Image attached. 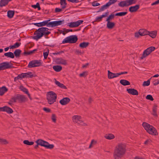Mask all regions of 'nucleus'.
Returning a JSON list of instances; mask_svg holds the SVG:
<instances>
[{
    "label": "nucleus",
    "instance_id": "obj_20",
    "mask_svg": "<svg viewBox=\"0 0 159 159\" xmlns=\"http://www.w3.org/2000/svg\"><path fill=\"white\" fill-rule=\"evenodd\" d=\"M107 27L109 29H112L115 25V23L113 22H111L110 21H107Z\"/></svg>",
    "mask_w": 159,
    "mask_h": 159
},
{
    "label": "nucleus",
    "instance_id": "obj_37",
    "mask_svg": "<svg viewBox=\"0 0 159 159\" xmlns=\"http://www.w3.org/2000/svg\"><path fill=\"white\" fill-rule=\"evenodd\" d=\"M60 3L61 5H63L62 7V9H64L66 8L67 3L66 0H60Z\"/></svg>",
    "mask_w": 159,
    "mask_h": 159
},
{
    "label": "nucleus",
    "instance_id": "obj_1",
    "mask_svg": "<svg viewBox=\"0 0 159 159\" xmlns=\"http://www.w3.org/2000/svg\"><path fill=\"white\" fill-rule=\"evenodd\" d=\"M126 145L125 143H118L115 147L113 153V157L115 159L122 157L125 154L126 152Z\"/></svg>",
    "mask_w": 159,
    "mask_h": 159
},
{
    "label": "nucleus",
    "instance_id": "obj_2",
    "mask_svg": "<svg viewBox=\"0 0 159 159\" xmlns=\"http://www.w3.org/2000/svg\"><path fill=\"white\" fill-rule=\"evenodd\" d=\"M50 20L44 21L42 22L38 23H34V25L38 27H43L46 25L48 27H53L59 25H61L64 23L65 21L59 20L53 21L49 22Z\"/></svg>",
    "mask_w": 159,
    "mask_h": 159
},
{
    "label": "nucleus",
    "instance_id": "obj_46",
    "mask_svg": "<svg viewBox=\"0 0 159 159\" xmlns=\"http://www.w3.org/2000/svg\"><path fill=\"white\" fill-rule=\"evenodd\" d=\"M118 4L120 7H126V5L124 1L120 2L119 3H118Z\"/></svg>",
    "mask_w": 159,
    "mask_h": 159
},
{
    "label": "nucleus",
    "instance_id": "obj_27",
    "mask_svg": "<svg viewBox=\"0 0 159 159\" xmlns=\"http://www.w3.org/2000/svg\"><path fill=\"white\" fill-rule=\"evenodd\" d=\"M89 44V42H83L80 43L79 47L82 48H86L88 46Z\"/></svg>",
    "mask_w": 159,
    "mask_h": 159
},
{
    "label": "nucleus",
    "instance_id": "obj_55",
    "mask_svg": "<svg viewBox=\"0 0 159 159\" xmlns=\"http://www.w3.org/2000/svg\"><path fill=\"white\" fill-rule=\"evenodd\" d=\"M69 24L68 25L70 27L73 28L75 27V25L74 22H71L68 23Z\"/></svg>",
    "mask_w": 159,
    "mask_h": 159
},
{
    "label": "nucleus",
    "instance_id": "obj_11",
    "mask_svg": "<svg viewBox=\"0 0 159 159\" xmlns=\"http://www.w3.org/2000/svg\"><path fill=\"white\" fill-rule=\"evenodd\" d=\"M147 131L150 134L152 135H156L158 134L156 129L152 125L150 126V127L148 129V130H147Z\"/></svg>",
    "mask_w": 159,
    "mask_h": 159
},
{
    "label": "nucleus",
    "instance_id": "obj_13",
    "mask_svg": "<svg viewBox=\"0 0 159 159\" xmlns=\"http://www.w3.org/2000/svg\"><path fill=\"white\" fill-rule=\"evenodd\" d=\"M70 100V99L69 98H64L60 101L59 103L62 105H65L68 104Z\"/></svg>",
    "mask_w": 159,
    "mask_h": 159
},
{
    "label": "nucleus",
    "instance_id": "obj_17",
    "mask_svg": "<svg viewBox=\"0 0 159 159\" xmlns=\"http://www.w3.org/2000/svg\"><path fill=\"white\" fill-rule=\"evenodd\" d=\"M140 36H143L148 35L149 34V31L145 29H142L139 30Z\"/></svg>",
    "mask_w": 159,
    "mask_h": 159
},
{
    "label": "nucleus",
    "instance_id": "obj_43",
    "mask_svg": "<svg viewBox=\"0 0 159 159\" xmlns=\"http://www.w3.org/2000/svg\"><path fill=\"white\" fill-rule=\"evenodd\" d=\"M151 78L149 79L147 81H145L143 82V86H148L150 84V82Z\"/></svg>",
    "mask_w": 159,
    "mask_h": 159
},
{
    "label": "nucleus",
    "instance_id": "obj_9",
    "mask_svg": "<svg viewBox=\"0 0 159 159\" xmlns=\"http://www.w3.org/2000/svg\"><path fill=\"white\" fill-rule=\"evenodd\" d=\"M155 49V48L154 47L151 46L145 50L143 52L142 56L140 57L141 59H143L147 56L149 55Z\"/></svg>",
    "mask_w": 159,
    "mask_h": 159
},
{
    "label": "nucleus",
    "instance_id": "obj_33",
    "mask_svg": "<svg viewBox=\"0 0 159 159\" xmlns=\"http://www.w3.org/2000/svg\"><path fill=\"white\" fill-rule=\"evenodd\" d=\"M8 2V0H1L0 2V7H2L7 5Z\"/></svg>",
    "mask_w": 159,
    "mask_h": 159
},
{
    "label": "nucleus",
    "instance_id": "obj_12",
    "mask_svg": "<svg viewBox=\"0 0 159 159\" xmlns=\"http://www.w3.org/2000/svg\"><path fill=\"white\" fill-rule=\"evenodd\" d=\"M55 61L58 64H61L64 65H66L67 64V61L63 59L62 58H56Z\"/></svg>",
    "mask_w": 159,
    "mask_h": 159
},
{
    "label": "nucleus",
    "instance_id": "obj_54",
    "mask_svg": "<svg viewBox=\"0 0 159 159\" xmlns=\"http://www.w3.org/2000/svg\"><path fill=\"white\" fill-rule=\"evenodd\" d=\"M103 17H102V16H101L100 17H97L96 18V21L97 22L100 21L102 20V19Z\"/></svg>",
    "mask_w": 159,
    "mask_h": 159
},
{
    "label": "nucleus",
    "instance_id": "obj_21",
    "mask_svg": "<svg viewBox=\"0 0 159 159\" xmlns=\"http://www.w3.org/2000/svg\"><path fill=\"white\" fill-rule=\"evenodd\" d=\"M55 83L57 85L61 88L64 89H67V88L66 86H65L63 84H61L58 81H57L56 79H55Z\"/></svg>",
    "mask_w": 159,
    "mask_h": 159
},
{
    "label": "nucleus",
    "instance_id": "obj_42",
    "mask_svg": "<svg viewBox=\"0 0 159 159\" xmlns=\"http://www.w3.org/2000/svg\"><path fill=\"white\" fill-rule=\"evenodd\" d=\"M23 78V73L19 74L17 77H15L14 78V81H16L17 80L21 79Z\"/></svg>",
    "mask_w": 159,
    "mask_h": 159
},
{
    "label": "nucleus",
    "instance_id": "obj_35",
    "mask_svg": "<svg viewBox=\"0 0 159 159\" xmlns=\"http://www.w3.org/2000/svg\"><path fill=\"white\" fill-rule=\"evenodd\" d=\"M142 125L144 127V129L146 131L148 130V129H149V128L150 127V126H151V125H150L149 124L145 122H143Z\"/></svg>",
    "mask_w": 159,
    "mask_h": 159
},
{
    "label": "nucleus",
    "instance_id": "obj_53",
    "mask_svg": "<svg viewBox=\"0 0 159 159\" xmlns=\"http://www.w3.org/2000/svg\"><path fill=\"white\" fill-rule=\"evenodd\" d=\"M117 1L116 0H109V1L107 2L109 5L110 6L111 4H114Z\"/></svg>",
    "mask_w": 159,
    "mask_h": 159
},
{
    "label": "nucleus",
    "instance_id": "obj_14",
    "mask_svg": "<svg viewBox=\"0 0 159 159\" xmlns=\"http://www.w3.org/2000/svg\"><path fill=\"white\" fill-rule=\"evenodd\" d=\"M126 90L128 93L132 95H137L139 94L137 90L134 89H127Z\"/></svg>",
    "mask_w": 159,
    "mask_h": 159
},
{
    "label": "nucleus",
    "instance_id": "obj_56",
    "mask_svg": "<svg viewBox=\"0 0 159 159\" xmlns=\"http://www.w3.org/2000/svg\"><path fill=\"white\" fill-rule=\"evenodd\" d=\"M100 4L96 1H94L92 2V5L93 7L97 6L99 5Z\"/></svg>",
    "mask_w": 159,
    "mask_h": 159
},
{
    "label": "nucleus",
    "instance_id": "obj_32",
    "mask_svg": "<svg viewBox=\"0 0 159 159\" xmlns=\"http://www.w3.org/2000/svg\"><path fill=\"white\" fill-rule=\"evenodd\" d=\"M21 52L20 49H17L14 52V55L16 57H19Z\"/></svg>",
    "mask_w": 159,
    "mask_h": 159
},
{
    "label": "nucleus",
    "instance_id": "obj_24",
    "mask_svg": "<svg viewBox=\"0 0 159 159\" xmlns=\"http://www.w3.org/2000/svg\"><path fill=\"white\" fill-rule=\"evenodd\" d=\"M109 6H110L108 3H107L106 4L102 6L99 10L97 11V12H99L103 11L104 10L107 9Z\"/></svg>",
    "mask_w": 159,
    "mask_h": 159
},
{
    "label": "nucleus",
    "instance_id": "obj_41",
    "mask_svg": "<svg viewBox=\"0 0 159 159\" xmlns=\"http://www.w3.org/2000/svg\"><path fill=\"white\" fill-rule=\"evenodd\" d=\"M127 13V12H121L116 13L115 16H121L125 15Z\"/></svg>",
    "mask_w": 159,
    "mask_h": 159
},
{
    "label": "nucleus",
    "instance_id": "obj_23",
    "mask_svg": "<svg viewBox=\"0 0 159 159\" xmlns=\"http://www.w3.org/2000/svg\"><path fill=\"white\" fill-rule=\"evenodd\" d=\"M23 78H32L33 76V75L32 74L31 72H29L25 73H23Z\"/></svg>",
    "mask_w": 159,
    "mask_h": 159
},
{
    "label": "nucleus",
    "instance_id": "obj_8",
    "mask_svg": "<svg viewBox=\"0 0 159 159\" xmlns=\"http://www.w3.org/2000/svg\"><path fill=\"white\" fill-rule=\"evenodd\" d=\"M41 60H34L30 62L28 67L29 68H32L36 67H39L42 65V63L41 62Z\"/></svg>",
    "mask_w": 159,
    "mask_h": 159
},
{
    "label": "nucleus",
    "instance_id": "obj_7",
    "mask_svg": "<svg viewBox=\"0 0 159 159\" xmlns=\"http://www.w3.org/2000/svg\"><path fill=\"white\" fill-rule=\"evenodd\" d=\"M12 65L13 64L11 62H5L1 63H0V70L14 68L15 67Z\"/></svg>",
    "mask_w": 159,
    "mask_h": 159
},
{
    "label": "nucleus",
    "instance_id": "obj_59",
    "mask_svg": "<svg viewBox=\"0 0 159 159\" xmlns=\"http://www.w3.org/2000/svg\"><path fill=\"white\" fill-rule=\"evenodd\" d=\"M62 8L61 9L58 8H56L55 9V12H59L62 11Z\"/></svg>",
    "mask_w": 159,
    "mask_h": 159
},
{
    "label": "nucleus",
    "instance_id": "obj_50",
    "mask_svg": "<svg viewBox=\"0 0 159 159\" xmlns=\"http://www.w3.org/2000/svg\"><path fill=\"white\" fill-rule=\"evenodd\" d=\"M77 124L82 126L87 125L83 121L81 120L80 119V121H79Z\"/></svg>",
    "mask_w": 159,
    "mask_h": 159
},
{
    "label": "nucleus",
    "instance_id": "obj_64",
    "mask_svg": "<svg viewBox=\"0 0 159 159\" xmlns=\"http://www.w3.org/2000/svg\"><path fill=\"white\" fill-rule=\"evenodd\" d=\"M159 4V0H157V1L155 2H154L152 3V4H151V5L152 6H153V5H157V4Z\"/></svg>",
    "mask_w": 159,
    "mask_h": 159
},
{
    "label": "nucleus",
    "instance_id": "obj_47",
    "mask_svg": "<svg viewBox=\"0 0 159 159\" xmlns=\"http://www.w3.org/2000/svg\"><path fill=\"white\" fill-rule=\"evenodd\" d=\"M51 119L52 121L56 123V116L55 114H52V115Z\"/></svg>",
    "mask_w": 159,
    "mask_h": 159
},
{
    "label": "nucleus",
    "instance_id": "obj_4",
    "mask_svg": "<svg viewBox=\"0 0 159 159\" xmlns=\"http://www.w3.org/2000/svg\"><path fill=\"white\" fill-rule=\"evenodd\" d=\"M35 142L37 144L34 147V148L35 149H37L38 148L39 145L44 147L47 149H52L54 147V145L49 144L48 142L41 139L37 140Z\"/></svg>",
    "mask_w": 159,
    "mask_h": 159
},
{
    "label": "nucleus",
    "instance_id": "obj_52",
    "mask_svg": "<svg viewBox=\"0 0 159 159\" xmlns=\"http://www.w3.org/2000/svg\"><path fill=\"white\" fill-rule=\"evenodd\" d=\"M129 2V5L132 4H135L137 2V0H128Z\"/></svg>",
    "mask_w": 159,
    "mask_h": 159
},
{
    "label": "nucleus",
    "instance_id": "obj_5",
    "mask_svg": "<svg viewBox=\"0 0 159 159\" xmlns=\"http://www.w3.org/2000/svg\"><path fill=\"white\" fill-rule=\"evenodd\" d=\"M57 95L54 92L51 91L48 92L47 95V99L48 103L50 105L56 101Z\"/></svg>",
    "mask_w": 159,
    "mask_h": 159
},
{
    "label": "nucleus",
    "instance_id": "obj_25",
    "mask_svg": "<svg viewBox=\"0 0 159 159\" xmlns=\"http://www.w3.org/2000/svg\"><path fill=\"white\" fill-rule=\"evenodd\" d=\"M52 68L55 71L57 72L60 71L62 69V67L59 65L54 66Z\"/></svg>",
    "mask_w": 159,
    "mask_h": 159
},
{
    "label": "nucleus",
    "instance_id": "obj_18",
    "mask_svg": "<svg viewBox=\"0 0 159 159\" xmlns=\"http://www.w3.org/2000/svg\"><path fill=\"white\" fill-rule=\"evenodd\" d=\"M117 77L116 73H114L110 70L108 71V78L109 79H112Z\"/></svg>",
    "mask_w": 159,
    "mask_h": 159
},
{
    "label": "nucleus",
    "instance_id": "obj_34",
    "mask_svg": "<svg viewBox=\"0 0 159 159\" xmlns=\"http://www.w3.org/2000/svg\"><path fill=\"white\" fill-rule=\"evenodd\" d=\"M21 44L20 43L16 42L13 45L10 46L9 48L10 49H13L17 48L20 46Z\"/></svg>",
    "mask_w": 159,
    "mask_h": 159
},
{
    "label": "nucleus",
    "instance_id": "obj_48",
    "mask_svg": "<svg viewBox=\"0 0 159 159\" xmlns=\"http://www.w3.org/2000/svg\"><path fill=\"white\" fill-rule=\"evenodd\" d=\"M146 98L148 100H150L152 101L154 100V99L153 98L152 95L150 94L147 95L146 96Z\"/></svg>",
    "mask_w": 159,
    "mask_h": 159
},
{
    "label": "nucleus",
    "instance_id": "obj_16",
    "mask_svg": "<svg viewBox=\"0 0 159 159\" xmlns=\"http://www.w3.org/2000/svg\"><path fill=\"white\" fill-rule=\"evenodd\" d=\"M81 117L80 116L75 115L73 116L72 117L73 121L75 123H77L81 119Z\"/></svg>",
    "mask_w": 159,
    "mask_h": 159
},
{
    "label": "nucleus",
    "instance_id": "obj_36",
    "mask_svg": "<svg viewBox=\"0 0 159 159\" xmlns=\"http://www.w3.org/2000/svg\"><path fill=\"white\" fill-rule=\"evenodd\" d=\"M105 138L111 140L115 138L114 135L111 134H106L105 136Z\"/></svg>",
    "mask_w": 159,
    "mask_h": 159
},
{
    "label": "nucleus",
    "instance_id": "obj_10",
    "mask_svg": "<svg viewBox=\"0 0 159 159\" xmlns=\"http://www.w3.org/2000/svg\"><path fill=\"white\" fill-rule=\"evenodd\" d=\"M16 99L20 102H26L27 101V98L25 96L23 95L17 94L16 95Z\"/></svg>",
    "mask_w": 159,
    "mask_h": 159
},
{
    "label": "nucleus",
    "instance_id": "obj_30",
    "mask_svg": "<svg viewBox=\"0 0 159 159\" xmlns=\"http://www.w3.org/2000/svg\"><path fill=\"white\" fill-rule=\"evenodd\" d=\"M152 38H155L157 35V31L155 30L152 32L149 31V34H148Z\"/></svg>",
    "mask_w": 159,
    "mask_h": 159
},
{
    "label": "nucleus",
    "instance_id": "obj_57",
    "mask_svg": "<svg viewBox=\"0 0 159 159\" xmlns=\"http://www.w3.org/2000/svg\"><path fill=\"white\" fill-rule=\"evenodd\" d=\"M49 53V51L47 52H43V56L44 59H46L48 56Z\"/></svg>",
    "mask_w": 159,
    "mask_h": 159
},
{
    "label": "nucleus",
    "instance_id": "obj_19",
    "mask_svg": "<svg viewBox=\"0 0 159 159\" xmlns=\"http://www.w3.org/2000/svg\"><path fill=\"white\" fill-rule=\"evenodd\" d=\"M7 91L8 89L5 86L0 88V95L2 96Z\"/></svg>",
    "mask_w": 159,
    "mask_h": 159
},
{
    "label": "nucleus",
    "instance_id": "obj_49",
    "mask_svg": "<svg viewBox=\"0 0 159 159\" xmlns=\"http://www.w3.org/2000/svg\"><path fill=\"white\" fill-rule=\"evenodd\" d=\"M88 72L87 71H84L82 73L80 74L79 75V76L80 77H86L87 75Z\"/></svg>",
    "mask_w": 159,
    "mask_h": 159
},
{
    "label": "nucleus",
    "instance_id": "obj_62",
    "mask_svg": "<svg viewBox=\"0 0 159 159\" xmlns=\"http://www.w3.org/2000/svg\"><path fill=\"white\" fill-rule=\"evenodd\" d=\"M159 84V80H157L153 82V85H157Z\"/></svg>",
    "mask_w": 159,
    "mask_h": 159
},
{
    "label": "nucleus",
    "instance_id": "obj_15",
    "mask_svg": "<svg viewBox=\"0 0 159 159\" xmlns=\"http://www.w3.org/2000/svg\"><path fill=\"white\" fill-rule=\"evenodd\" d=\"M139 7L140 5L139 4L136 5L134 6H131L129 8V11L131 12H136L139 9Z\"/></svg>",
    "mask_w": 159,
    "mask_h": 159
},
{
    "label": "nucleus",
    "instance_id": "obj_6",
    "mask_svg": "<svg viewBox=\"0 0 159 159\" xmlns=\"http://www.w3.org/2000/svg\"><path fill=\"white\" fill-rule=\"evenodd\" d=\"M78 39L76 35H72L66 38L62 41V43H75Z\"/></svg>",
    "mask_w": 159,
    "mask_h": 159
},
{
    "label": "nucleus",
    "instance_id": "obj_26",
    "mask_svg": "<svg viewBox=\"0 0 159 159\" xmlns=\"http://www.w3.org/2000/svg\"><path fill=\"white\" fill-rule=\"evenodd\" d=\"M14 14V11L9 10L7 12V16L9 18H11L13 17Z\"/></svg>",
    "mask_w": 159,
    "mask_h": 159
},
{
    "label": "nucleus",
    "instance_id": "obj_58",
    "mask_svg": "<svg viewBox=\"0 0 159 159\" xmlns=\"http://www.w3.org/2000/svg\"><path fill=\"white\" fill-rule=\"evenodd\" d=\"M16 97H14L11 98V102H16V100L17 99H16Z\"/></svg>",
    "mask_w": 159,
    "mask_h": 159
},
{
    "label": "nucleus",
    "instance_id": "obj_38",
    "mask_svg": "<svg viewBox=\"0 0 159 159\" xmlns=\"http://www.w3.org/2000/svg\"><path fill=\"white\" fill-rule=\"evenodd\" d=\"M9 143L8 142L6 139L0 138V143L2 145H6Z\"/></svg>",
    "mask_w": 159,
    "mask_h": 159
},
{
    "label": "nucleus",
    "instance_id": "obj_51",
    "mask_svg": "<svg viewBox=\"0 0 159 159\" xmlns=\"http://www.w3.org/2000/svg\"><path fill=\"white\" fill-rule=\"evenodd\" d=\"M43 109L47 113H50L51 112V110L50 108L45 107H43Z\"/></svg>",
    "mask_w": 159,
    "mask_h": 159
},
{
    "label": "nucleus",
    "instance_id": "obj_22",
    "mask_svg": "<svg viewBox=\"0 0 159 159\" xmlns=\"http://www.w3.org/2000/svg\"><path fill=\"white\" fill-rule=\"evenodd\" d=\"M120 84L124 86L128 85H130V82L128 80H121L120 81Z\"/></svg>",
    "mask_w": 159,
    "mask_h": 159
},
{
    "label": "nucleus",
    "instance_id": "obj_63",
    "mask_svg": "<svg viewBox=\"0 0 159 159\" xmlns=\"http://www.w3.org/2000/svg\"><path fill=\"white\" fill-rule=\"evenodd\" d=\"M39 2H37V3L36 5H32L31 6V7H33L35 9H36L37 8V7L38 6V5H39Z\"/></svg>",
    "mask_w": 159,
    "mask_h": 159
},
{
    "label": "nucleus",
    "instance_id": "obj_60",
    "mask_svg": "<svg viewBox=\"0 0 159 159\" xmlns=\"http://www.w3.org/2000/svg\"><path fill=\"white\" fill-rule=\"evenodd\" d=\"M139 33L140 32L139 31H139L138 32L135 33L134 34L135 37L137 38H138L139 37V36L140 35V34Z\"/></svg>",
    "mask_w": 159,
    "mask_h": 159
},
{
    "label": "nucleus",
    "instance_id": "obj_31",
    "mask_svg": "<svg viewBox=\"0 0 159 159\" xmlns=\"http://www.w3.org/2000/svg\"><path fill=\"white\" fill-rule=\"evenodd\" d=\"M4 55L6 57H10L11 58H13L15 57L13 53L11 52L5 53H4Z\"/></svg>",
    "mask_w": 159,
    "mask_h": 159
},
{
    "label": "nucleus",
    "instance_id": "obj_39",
    "mask_svg": "<svg viewBox=\"0 0 159 159\" xmlns=\"http://www.w3.org/2000/svg\"><path fill=\"white\" fill-rule=\"evenodd\" d=\"M157 106L156 105H154L153 108V113L152 114L155 116H157Z\"/></svg>",
    "mask_w": 159,
    "mask_h": 159
},
{
    "label": "nucleus",
    "instance_id": "obj_40",
    "mask_svg": "<svg viewBox=\"0 0 159 159\" xmlns=\"http://www.w3.org/2000/svg\"><path fill=\"white\" fill-rule=\"evenodd\" d=\"M114 15L113 13L111 14L107 18L106 21H109L111 20L112 19H113L114 18Z\"/></svg>",
    "mask_w": 159,
    "mask_h": 159
},
{
    "label": "nucleus",
    "instance_id": "obj_3",
    "mask_svg": "<svg viewBox=\"0 0 159 159\" xmlns=\"http://www.w3.org/2000/svg\"><path fill=\"white\" fill-rule=\"evenodd\" d=\"M48 28L46 27H42L39 28L34 32V34L36 35L32 37V38L37 41L44 35L46 38H48L46 36L51 33L50 32L48 31Z\"/></svg>",
    "mask_w": 159,
    "mask_h": 159
},
{
    "label": "nucleus",
    "instance_id": "obj_45",
    "mask_svg": "<svg viewBox=\"0 0 159 159\" xmlns=\"http://www.w3.org/2000/svg\"><path fill=\"white\" fill-rule=\"evenodd\" d=\"M20 89L21 91H22L23 92H24L25 93H27L28 92V91L27 89L24 87L23 86H20Z\"/></svg>",
    "mask_w": 159,
    "mask_h": 159
},
{
    "label": "nucleus",
    "instance_id": "obj_29",
    "mask_svg": "<svg viewBox=\"0 0 159 159\" xmlns=\"http://www.w3.org/2000/svg\"><path fill=\"white\" fill-rule=\"evenodd\" d=\"M4 107L5 108H4V111H6L8 114H11L13 112L12 109L11 108L6 106Z\"/></svg>",
    "mask_w": 159,
    "mask_h": 159
},
{
    "label": "nucleus",
    "instance_id": "obj_28",
    "mask_svg": "<svg viewBox=\"0 0 159 159\" xmlns=\"http://www.w3.org/2000/svg\"><path fill=\"white\" fill-rule=\"evenodd\" d=\"M37 50V49H34L32 51H30L29 52H27L25 51L23 53V54L25 56H27L30 55L34 53Z\"/></svg>",
    "mask_w": 159,
    "mask_h": 159
},
{
    "label": "nucleus",
    "instance_id": "obj_44",
    "mask_svg": "<svg viewBox=\"0 0 159 159\" xmlns=\"http://www.w3.org/2000/svg\"><path fill=\"white\" fill-rule=\"evenodd\" d=\"M23 143L25 144L29 145H33L34 144V142H33L31 141L30 142L28 140H25L23 141Z\"/></svg>",
    "mask_w": 159,
    "mask_h": 159
},
{
    "label": "nucleus",
    "instance_id": "obj_61",
    "mask_svg": "<svg viewBox=\"0 0 159 159\" xmlns=\"http://www.w3.org/2000/svg\"><path fill=\"white\" fill-rule=\"evenodd\" d=\"M75 52L77 54H83V52H81L80 50H76L75 51Z\"/></svg>",
    "mask_w": 159,
    "mask_h": 159
}]
</instances>
